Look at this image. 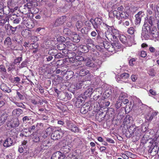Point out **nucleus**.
<instances>
[{"label": "nucleus", "mask_w": 159, "mask_h": 159, "mask_svg": "<svg viewBox=\"0 0 159 159\" xmlns=\"http://www.w3.org/2000/svg\"><path fill=\"white\" fill-rule=\"evenodd\" d=\"M63 133L61 129L58 130H54L51 135V138L53 140H56L61 138L63 135Z\"/></svg>", "instance_id": "5"}, {"label": "nucleus", "mask_w": 159, "mask_h": 159, "mask_svg": "<svg viewBox=\"0 0 159 159\" xmlns=\"http://www.w3.org/2000/svg\"><path fill=\"white\" fill-rule=\"evenodd\" d=\"M112 93V90L110 89H107L104 93V94L107 97H108Z\"/></svg>", "instance_id": "36"}, {"label": "nucleus", "mask_w": 159, "mask_h": 159, "mask_svg": "<svg viewBox=\"0 0 159 159\" xmlns=\"http://www.w3.org/2000/svg\"><path fill=\"white\" fill-rule=\"evenodd\" d=\"M107 27H108V29L111 32L107 31L105 33V37L109 40H111L113 41H118L117 37L119 36L118 32L117 30L115 29H112L111 27L107 25Z\"/></svg>", "instance_id": "2"}, {"label": "nucleus", "mask_w": 159, "mask_h": 159, "mask_svg": "<svg viewBox=\"0 0 159 159\" xmlns=\"http://www.w3.org/2000/svg\"><path fill=\"white\" fill-rule=\"evenodd\" d=\"M84 100L81 99V97H79L77 99L75 103V106L78 108L80 107L84 102Z\"/></svg>", "instance_id": "21"}, {"label": "nucleus", "mask_w": 159, "mask_h": 159, "mask_svg": "<svg viewBox=\"0 0 159 159\" xmlns=\"http://www.w3.org/2000/svg\"><path fill=\"white\" fill-rule=\"evenodd\" d=\"M66 156L61 151H57L53 154L51 159H64Z\"/></svg>", "instance_id": "9"}, {"label": "nucleus", "mask_w": 159, "mask_h": 159, "mask_svg": "<svg viewBox=\"0 0 159 159\" xmlns=\"http://www.w3.org/2000/svg\"><path fill=\"white\" fill-rule=\"evenodd\" d=\"M122 103L121 102L117 101L115 105V107L117 109L119 108L121 106H122Z\"/></svg>", "instance_id": "53"}, {"label": "nucleus", "mask_w": 159, "mask_h": 159, "mask_svg": "<svg viewBox=\"0 0 159 159\" xmlns=\"http://www.w3.org/2000/svg\"><path fill=\"white\" fill-rule=\"evenodd\" d=\"M84 17H82L80 20L77 22L76 24V26L78 30L80 29L83 26L84 21Z\"/></svg>", "instance_id": "16"}, {"label": "nucleus", "mask_w": 159, "mask_h": 159, "mask_svg": "<svg viewBox=\"0 0 159 159\" xmlns=\"http://www.w3.org/2000/svg\"><path fill=\"white\" fill-rule=\"evenodd\" d=\"M61 153L64 154V155L66 156V157L67 155H68L67 154H69L70 152V149L68 148V147L66 146L65 147H63L61 148Z\"/></svg>", "instance_id": "19"}, {"label": "nucleus", "mask_w": 159, "mask_h": 159, "mask_svg": "<svg viewBox=\"0 0 159 159\" xmlns=\"http://www.w3.org/2000/svg\"><path fill=\"white\" fill-rule=\"evenodd\" d=\"M87 108H86L85 107H83L81 108L80 109V112L83 114H85L88 111L89 109V107L88 106L87 107Z\"/></svg>", "instance_id": "34"}, {"label": "nucleus", "mask_w": 159, "mask_h": 159, "mask_svg": "<svg viewBox=\"0 0 159 159\" xmlns=\"http://www.w3.org/2000/svg\"><path fill=\"white\" fill-rule=\"evenodd\" d=\"M22 57H19L18 58L15 59L14 62L15 64H16L17 63H20Z\"/></svg>", "instance_id": "55"}, {"label": "nucleus", "mask_w": 159, "mask_h": 159, "mask_svg": "<svg viewBox=\"0 0 159 159\" xmlns=\"http://www.w3.org/2000/svg\"><path fill=\"white\" fill-rule=\"evenodd\" d=\"M22 113V110L20 108L14 109L12 111V115L16 117L19 116Z\"/></svg>", "instance_id": "20"}, {"label": "nucleus", "mask_w": 159, "mask_h": 159, "mask_svg": "<svg viewBox=\"0 0 159 159\" xmlns=\"http://www.w3.org/2000/svg\"><path fill=\"white\" fill-rule=\"evenodd\" d=\"M75 59L79 61H84L86 59L82 56H77L75 57Z\"/></svg>", "instance_id": "44"}, {"label": "nucleus", "mask_w": 159, "mask_h": 159, "mask_svg": "<svg viewBox=\"0 0 159 159\" xmlns=\"http://www.w3.org/2000/svg\"><path fill=\"white\" fill-rule=\"evenodd\" d=\"M0 71L3 72L5 73L6 72V70L3 65H0Z\"/></svg>", "instance_id": "51"}, {"label": "nucleus", "mask_w": 159, "mask_h": 159, "mask_svg": "<svg viewBox=\"0 0 159 159\" xmlns=\"http://www.w3.org/2000/svg\"><path fill=\"white\" fill-rule=\"evenodd\" d=\"M35 128L36 126L35 125H31L28 128V131L29 132H31L33 130L35 129Z\"/></svg>", "instance_id": "57"}, {"label": "nucleus", "mask_w": 159, "mask_h": 159, "mask_svg": "<svg viewBox=\"0 0 159 159\" xmlns=\"http://www.w3.org/2000/svg\"><path fill=\"white\" fill-rule=\"evenodd\" d=\"M20 124L18 118H15L13 120V121L11 123L10 126L12 128H15L18 127Z\"/></svg>", "instance_id": "18"}, {"label": "nucleus", "mask_w": 159, "mask_h": 159, "mask_svg": "<svg viewBox=\"0 0 159 159\" xmlns=\"http://www.w3.org/2000/svg\"><path fill=\"white\" fill-rule=\"evenodd\" d=\"M120 41L124 44H125L127 42L126 37L124 35L120 36Z\"/></svg>", "instance_id": "37"}, {"label": "nucleus", "mask_w": 159, "mask_h": 159, "mask_svg": "<svg viewBox=\"0 0 159 159\" xmlns=\"http://www.w3.org/2000/svg\"><path fill=\"white\" fill-rule=\"evenodd\" d=\"M89 71L88 70L86 69L82 68L80 69V74L81 76H83L87 75L89 73Z\"/></svg>", "instance_id": "31"}, {"label": "nucleus", "mask_w": 159, "mask_h": 159, "mask_svg": "<svg viewBox=\"0 0 159 159\" xmlns=\"http://www.w3.org/2000/svg\"><path fill=\"white\" fill-rule=\"evenodd\" d=\"M64 55L61 53H59L55 55V57L56 58H63Z\"/></svg>", "instance_id": "49"}, {"label": "nucleus", "mask_w": 159, "mask_h": 159, "mask_svg": "<svg viewBox=\"0 0 159 159\" xmlns=\"http://www.w3.org/2000/svg\"><path fill=\"white\" fill-rule=\"evenodd\" d=\"M50 145L51 143L49 139H44L40 141L39 148L41 150H45L48 148Z\"/></svg>", "instance_id": "6"}, {"label": "nucleus", "mask_w": 159, "mask_h": 159, "mask_svg": "<svg viewBox=\"0 0 159 159\" xmlns=\"http://www.w3.org/2000/svg\"><path fill=\"white\" fill-rule=\"evenodd\" d=\"M144 15V11H139L135 15V19L134 20V23L136 25H139L141 20L142 18L143 17Z\"/></svg>", "instance_id": "7"}, {"label": "nucleus", "mask_w": 159, "mask_h": 159, "mask_svg": "<svg viewBox=\"0 0 159 159\" xmlns=\"http://www.w3.org/2000/svg\"><path fill=\"white\" fill-rule=\"evenodd\" d=\"M141 134V130L139 129H136V131L135 132L134 135L139 136H140Z\"/></svg>", "instance_id": "59"}, {"label": "nucleus", "mask_w": 159, "mask_h": 159, "mask_svg": "<svg viewBox=\"0 0 159 159\" xmlns=\"http://www.w3.org/2000/svg\"><path fill=\"white\" fill-rule=\"evenodd\" d=\"M13 1L11 0H9L8 2V5L9 8L14 7L13 4Z\"/></svg>", "instance_id": "56"}, {"label": "nucleus", "mask_w": 159, "mask_h": 159, "mask_svg": "<svg viewBox=\"0 0 159 159\" xmlns=\"http://www.w3.org/2000/svg\"><path fill=\"white\" fill-rule=\"evenodd\" d=\"M73 41L74 42L78 43L80 40V38L77 34H73L72 36Z\"/></svg>", "instance_id": "27"}, {"label": "nucleus", "mask_w": 159, "mask_h": 159, "mask_svg": "<svg viewBox=\"0 0 159 159\" xmlns=\"http://www.w3.org/2000/svg\"><path fill=\"white\" fill-rule=\"evenodd\" d=\"M86 42L87 45L90 47H91L93 45V40L90 38L87 39H86Z\"/></svg>", "instance_id": "30"}, {"label": "nucleus", "mask_w": 159, "mask_h": 159, "mask_svg": "<svg viewBox=\"0 0 159 159\" xmlns=\"http://www.w3.org/2000/svg\"><path fill=\"white\" fill-rule=\"evenodd\" d=\"M78 155L77 154H75V155H74L70 153L67 155L65 159H78Z\"/></svg>", "instance_id": "26"}, {"label": "nucleus", "mask_w": 159, "mask_h": 159, "mask_svg": "<svg viewBox=\"0 0 159 159\" xmlns=\"http://www.w3.org/2000/svg\"><path fill=\"white\" fill-rule=\"evenodd\" d=\"M127 96V95L126 93H121L119 97V100L118 101L121 102L122 103V101L124 99V98H126V97Z\"/></svg>", "instance_id": "33"}, {"label": "nucleus", "mask_w": 159, "mask_h": 159, "mask_svg": "<svg viewBox=\"0 0 159 159\" xmlns=\"http://www.w3.org/2000/svg\"><path fill=\"white\" fill-rule=\"evenodd\" d=\"M152 26L147 24H144L142 28V36L145 39H149V34L152 30Z\"/></svg>", "instance_id": "4"}, {"label": "nucleus", "mask_w": 159, "mask_h": 159, "mask_svg": "<svg viewBox=\"0 0 159 159\" xmlns=\"http://www.w3.org/2000/svg\"><path fill=\"white\" fill-rule=\"evenodd\" d=\"M149 36V39L152 37L156 38L158 37V32L156 28L152 29Z\"/></svg>", "instance_id": "14"}, {"label": "nucleus", "mask_w": 159, "mask_h": 159, "mask_svg": "<svg viewBox=\"0 0 159 159\" xmlns=\"http://www.w3.org/2000/svg\"><path fill=\"white\" fill-rule=\"evenodd\" d=\"M149 75L152 76H154L155 74V70L152 68L149 71Z\"/></svg>", "instance_id": "46"}, {"label": "nucleus", "mask_w": 159, "mask_h": 159, "mask_svg": "<svg viewBox=\"0 0 159 159\" xmlns=\"http://www.w3.org/2000/svg\"><path fill=\"white\" fill-rule=\"evenodd\" d=\"M14 103L18 107L23 108H25L26 107L21 102H14Z\"/></svg>", "instance_id": "40"}, {"label": "nucleus", "mask_w": 159, "mask_h": 159, "mask_svg": "<svg viewBox=\"0 0 159 159\" xmlns=\"http://www.w3.org/2000/svg\"><path fill=\"white\" fill-rule=\"evenodd\" d=\"M129 77V75L127 73H124L120 75V78L121 80V81L125 83L127 82V80Z\"/></svg>", "instance_id": "15"}, {"label": "nucleus", "mask_w": 159, "mask_h": 159, "mask_svg": "<svg viewBox=\"0 0 159 159\" xmlns=\"http://www.w3.org/2000/svg\"><path fill=\"white\" fill-rule=\"evenodd\" d=\"M147 56V53L144 51H142L141 52L140 56L142 57H145Z\"/></svg>", "instance_id": "61"}, {"label": "nucleus", "mask_w": 159, "mask_h": 159, "mask_svg": "<svg viewBox=\"0 0 159 159\" xmlns=\"http://www.w3.org/2000/svg\"><path fill=\"white\" fill-rule=\"evenodd\" d=\"M0 89L4 91L9 93L11 92V90L6 85L4 84H2L0 85Z\"/></svg>", "instance_id": "23"}, {"label": "nucleus", "mask_w": 159, "mask_h": 159, "mask_svg": "<svg viewBox=\"0 0 159 159\" xmlns=\"http://www.w3.org/2000/svg\"><path fill=\"white\" fill-rule=\"evenodd\" d=\"M119 15V20L120 19H126L128 18L129 15V14L125 12H122L120 13Z\"/></svg>", "instance_id": "24"}, {"label": "nucleus", "mask_w": 159, "mask_h": 159, "mask_svg": "<svg viewBox=\"0 0 159 159\" xmlns=\"http://www.w3.org/2000/svg\"><path fill=\"white\" fill-rule=\"evenodd\" d=\"M129 132L131 134H132L133 136H134L135 132L136 130V127L135 125L130 126L128 129Z\"/></svg>", "instance_id": "32"}, {"label": "nucleus", "mask_w": 159, "mask_h": 159, "mask_svg": "<svg viewBox=\"0 0 159 159\" xmlns=\"http://www.w3.org/2000/svg\"><path fill=\"white\" fill-rule=\"evenodd\" d=\"M9 27L10 30L11 31V34H14L16 31L15 29L14 28V27H13L12 26H11V25H9Z\"/></svg>", "instance_id": "62"}, {"label": "nucleus", "mask_w": 159, "mask_h": 159, "mask_svg": "<svg viewBox=\"0 0 159 159\" xmlns=\"http://www.w3.org/2000/svg\"><path fill=\"white\" fill-rule=\"evenodd\" d=\"M20 20V18H17V17L16 18H15V19L13 20V22L14 24H17L19 23Z\"/></svg>", "instance_id": "54"}, {"label": "nucleus", "mask_w": 159, "mask_h": 159, "mask_svg": "<svg viewBox=\"0 0 159 159\" xmlns=\"http://www.w3.org/2000/svg\"><path fill=\"white\" fill-rule=\"evenodd\" d=\"M90 22L92 24L93 28L96 29L100 27L102 22V21L101 18H96L94 20L90 19Z\"/></svg>", "instance_id": "8"}, {"label": "nucleus", "mask_w": 159, "mask_h": 159, "mask_svg": "<svg viewBox=\"0 0 159 159\" xmlns=\"http://www.w3.org/2000/svg\"><path fill=\"white\" fill-rule=\"evenodd\" d=\"M66 48L68 49V50L74 51L77 48V47L75 45L71 43L70 41H67L66 43Z\"/></svg>", "instance_id": "10"}, {"label": "nucleus", "mask_w": 159, "mask_h": 159, "mask_svg": "<svg viewBox=\"0 0 159 159\" xmlns=\"http://www.w3.org/2000/svg\"><path fill=\"white\" fill-rule=\"evenodd\" d=\"M37 99V98H36L35 99H32L30 100L31 102L34 105H37L39 103Z\"/></svg>", "instance_id": "58"}, {"label": "nucleus", "mask_w": 159, "mask_h": 159, "mask_svg": "<svg viewBox=\"0 0 159 159\" xmlns=\"http://www.w3.org/2000/svg\"><path fill=\"white\" fill-rule=\"evenodd\" d=\"M104 39L105 40L106 39L102 38L99 35L97 36V41L100 43L102 42L104 47L109 52H115V51H117L120 47V43L117 41H113L110 43L107 41H104Z\"/></svg>", "instance_id": "1"}, {"label": "nucleus", "mask_w": 159, "mask_h": 159, "mask_svg": "<svg viewBox=\"0 0 159 159\" xmlns=\"http://www.w3.org/2000/svg\"><path fill=\"white\" fill-rule=\"evenodd\" d=\"M145 20L144 24H148V23L150 26H152L154 20L153 17L150 16L148 17L147 16L145 18Z\"/></svg>", "instance_id": "17"}, {"label": "nucleus", "mask_w": 159, "mask_h": 159, "mask_svg": "<svg viewBox=\"0 0 159 159\" xmlns=\"http://www.w3.org/2000/svg\"><path fill=\"white\" fill-rule=\"evenodd\" d=\"M93 93V89L90 88L88 89L84 92L83 96L82 97V98H85L87 97H89L91 96Z\"/></svg>", "instance_id": "12"}, {"label": "nucleus", "mask_w": 159, "mask_h": 159, "mask_svg": "<svg viewBox=\"0 0 159 159\" xmlns=\"http://www.w3.org/2000/svg\"><path fill=\"white\" fill-rule=\"evenodd\" d=\"M125 134L127 138H130L132 136H133V134L130 133L128 129L126 131Z\"/></svg>", "instance_id": "52"}, {"label": "nucleus", "mask_w": 159, "mask_h": 159, "mask_svg": "<svg viewBox=\"0 0 159 159\" xmlns=\"http://www.w3.org/2000/svg\"><path fill=\"white\" fill-rule=\"evenodd\" d=\"M72 131L74 132H78L79 131V129L78 127L74 125H73L72 126L70 127V129Z\"/></svg>", "instance_id": "35"}, {"label": "nucleus", "mask_w": 159, "mask_h": 159, "mask_svg": "<svg viewBox=\"0 0 159 159\" xmlns=\"http://www.w3.org/2000/svg\"><path fill=\"white\" fill-rule=\"evenodd\" d=\"M82 83L80 82L76 84V89H80L82 86Z\"/></svg>", "instance_id": "60"}, {"label": "nucleus", "mask_w": 159, "mask_h": 159, "mask_svg": "<svg viewBox=\"0 0 159 159\" xmlns=\"http://www.w3.org/2000/svg\"><path fill=\"white\" fill-rule=\"evenodd\" d=\"M55 128L52 126H50L48 128L45 130V132L47 135H50L52 132L54 131Z\"/></svg>", "instance_id": "28"}, {"label": "nucleus", "mask_w": 159, "mask_h": 159, "mask_svg": "<svg viewBox=\"0 0 159 159\" xmlns=\"http://www.w3.org/2000/svg\"><path fill=\"white\" fill-rule=\"evenodd\" d=\"M73 125V124H71L70 122L68 121L66 122L67 127L69 129H70V127L72 126Z\"/></svg>", "instance_id": "64"}, {"label": "nucleus", "mask_w": 159, "mask_h": 159, "mask_svg": "<svg viewBox=\"0 0 159 159\" xmlns=\"http://www.w3.org/2000/svg\"><path fill=\"white\" fill-rule=\"evenodd\" d=\"M44 126V124L41 123H37L36 125V128L39 129L43 128Z\"/></svg>", "instance_id": "47"}, {"label": "nucleus", "mask_w": 159, "mask_h": 159, "mask_svg": "<svg viewBox=\"0 0 159 159\" xmlns=\"http://www.w3.org/2000/svg\"><path fill=\"white\" fill-rule=\"evenodd\" d=\"M4 44L5 46L8 47H10L11 44V39L10 37H8L5 39L4 41Z\"/></svg>", "instance_id": "25"}, {"label": "nucleus", "mask_w": 159, "mask_h": 159, "mask_svg": "<svg viewBox=\"0 0 159 159\" xmlns=\"http://www.w3.org/2000/svg\"><path fill=\"white\" fill-rule=\"evenodd\" d=\"M134 29L133 27H131L128 28L127 30V32L130 34H132L134 32Z\"/></svg>", "instance_id": "43"}, {"label": "nucleus", "mask_w": 159, "mask_h": 159, "mask_svg": "<svg viewBox=\"0 0 159 159\" xmlns=\"http://www.w3.org/2000/svg\"><path fill=\"white\" fill-rule=\"evenodd\" d=\"M120 13V12L116 10H114L113 12V13L114 15V16L116 17L117 19H118V18H119V15Z\"/></svg>", "instance_id": "42"}, {"label": "nucleus", "mask_w": 159, "mask_h": 159, "mask_svg": "<svg viewBox=\"0 0 159 159\" xmlns=\"http://www.w3.org/2000/svg\"><path fill=\"white\" fill-rule=\"evenodd\" d=\"M86 61V65L94 70H97L100 66L102 62L99 60L92 61L90 59L87 58L84 60Z\"/></svg>", "instance_id": "3"}, {"label": "nucleus", "mask_w": 159, "mask_h": 159, "mask_svg": "<svg viewBox=\"0 0 159 159\" xmlns=\"http://www.w3.org/2000/svg\"><path fill=\"white\" fill-rule=\"evenodd\" d=\"M8 116L7 114H5L0 116V126L3 125L7 119Z\"/></svg>", "instance_id": "22"}, {"label": "nucleus", "mask_w": 159, "mask_h": 159, "mask_svg": "<svg viewBox=\"0 0 159 159\" xmlns=\"http://www.w3.org/2000/svg\"><path fill=\"white\" fill-rule=\"evenodd\" d=\"M66 44H64L63 43H61L58 44L57 45V48L58 50H62V52L63 53L64 52L63 51L64 50H65V48H66Z\"/></svg>", "instance_id": "29"}, {"label": "nucleus", "mask_w": 159, "mask_h": 159, "mask_svg": "<svg viewBox=\"0 0 159 159\" xmlns=\"http://www.w3.org/2000/svg\"><path fill=\"white\" fill-rule=\"evenodd\" d=\"M13 143V142L12 139L11 138H8L5 140L3 145L4 147L8 148L12 145Z\"/></svg>", "instance_id": "13"}, {"label": "nucleus", "mask_w": 159, "mask_h": 159, "mask_svg": "<svg viewBox=\"0 0 159 159\" xmlns=\"http://www.w3.org/2000/svg\"><path fill=\"white\" fill-rule=\"evenodd\" d=\"M88 76L87 78V80L88 81H95V79L96 78V77H94L91 74H89L87 76Z\"/></svg>", "instance_id": "38"}, {"label": "nucleus", "mask_w": 159, "mask_h": 159, "mask_svg": "<svg viewBox=\"0 0 159 159\" xmlns=\"http://www.w3.org/2000/svg\"><path fill=\"white\" fill-rule=\"evenodd\" d=\"M34 141L35 142H37L39 141V136H35L33 138Z\"/></svg>", "instance_id": "63"}, {"label": "nucleus", "mask_w": 159, "mask_h": 159, "mask_svg": "<svg viewBox=\"0 0 159 159\" xmlns=\"http://www.w3.org/2000/svg\"><path fill=\"white\" fill-rule=\"evenodd\" d=\"M16 95L20 100H23L24 98V96L18 91L16 92Z\"/></svg>", "instance_id": "48"}, {"label": "nucleus", "mask_w": 159, "mask_h": 159, "mask_svg": "<svg viewBox=\"0 0 159 159\" xmlns=\"http://www.w3.org/2000/svg\"><path fill=\"white\" fill-rule=\"evenodd\" d=\"M14 153H10L6 156V158L7 159H11L14 158Z\"/></svg>", "instance_id": "45"}, {"label": "nucleus", "mask_w": 159, "mask_h": 159, "mask_svg": "<svg viewBox=\"0 0 159 159\" xmlns=\"http://www.w3.org/2000/svg\"><path fill=\"white\" fill-rule=\"evenodd\" d=\"M65 20L66 17L65 16H62L57 19L54 23L55 26H58L60 25L63 24Z\"/></svg>", "instance_id": "11"}, {"label": "nucleus", "mask_w": 159, "mask_h": 159, "mask_svg": "<svg viewBox=\"0 0 159 159\" xmlns=\"http://www.w3.org/2000/svg\"><path fill=\"white\" fill-rule=\"evenodd\" d=\"M34 5L33 3L32 2H28L26 5H25V9L27 8L28 9V11H30V9L31 8L30 7L32 6H33Z\"/></svg>", "instance_id": "41"}, {"label": "nucleus", "mask_w": 159, "mask_h": 159, "mask_svg": "<svg viewBox=\"0 0 159 159\" xmlns=\"http://www.w3.org/2000/svg\"><path fill=\"white\" fill-rule=\"evenodd\" d=\"M30 117L28 116H25L23 117L22 119L23 122L24 123L27 122L30 120Z\"/></svg>", "instance_id": "50"}, {"label": "nucleus", "mask_w": 159, "mask_h": 159, "mask_svg": "<svg viewBox=\"0 0 159 159\" xmlns=\"http://www.w3.org/2000/svg\"><path fill=\"white\" fill-rule=\"evenodd\" d=\"M136 59L135 58H132L130 59L129 62V63L130 66H134L135 64Z\"/></svg>", "instance_id": "39"}]
</instances>
